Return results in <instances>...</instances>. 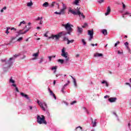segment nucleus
<instances>
[{
    "label": "nucleus",
    "instance_id": "nucleus-1",
    "mask_svg": "<svg viewBox=\"0 0 131 131\" xmlns=\"http://www.w3.org/2000/svg\"><path fill=\"white\" fill-rule=\"evenodd\" d=\"M69 13H71L73 15H78L79 17H80V19L81 18L82 19H85V16L83 15V13H81L79 10H78L77 11H74V10L72 9L71 8H69Z\"/></svg>",
    "mask_w": 131,
    "mask_h": 131
},
{
    "label": "nucleus",
    "instance_id": "nucleus-2",
    "mask_svg": "<svg viewBox=\"0 0 131 131\" xmlns=\"http://www.w3.org/2000/svg\"><path fill=\"white\" fill-rule=\"evenodd\" d=\"M67 33L65 31H62L61 32L58 33L57 35H51V36L48 37L49 39H56V40H58L60 37H62V36H65Z\"/></svg>",
    "mask_w": 131,
    "mask_h": 131
},
{
    "label": "nucleus",
    "instance_id": "nucleus-3",
    "mask_svg": "<svg viewBox=\"0 0 131 131\" xmlns=\"http://www.w3.org/2000/svg\"><path fill=\"white\" fill-rule=\"evenodd\" d=\"M37 122L39 124H47V121H46V117L43 115L39 116V115H37Z\"/></svg>",
    "mask_w": 131,
    "mask_h": 131
},
{
    "label": "nucleus",
    "instance_id": "nucleus-4",
    "mask_svg": "<svg viewBox=\"0 0 131 131\" xmlns=\"http://www.w3.org/2000/svg\"><path fill=\"white\" fill-rule=\"evenodd\" d=\"M62 26L64 27L65 29L68 31V32H66V35L67 34H71V32L73 31V29L71 27H73V25L69 24V23H67V24H62Z\"/></svg>",
    "mask_w": 131,
    "mask_h": 131
},
{
    "label": "nucleus",
    "instance_id": "nucleus-5",
    "mask_svg": "<svg viewBox=\"0 0 131 131\" xmlns=\"http://www.w3.org/2000/svg\"><path fill=\"white\" fill-rule=\"evenodd\" d=\"M62 4V8L60 10V12H55L54 14H56V15H64L65 14V10L67 9V7L65 5L64 3Z\"/></svg>",
    "mask_w": 131,
    "mask_h": 131
},
{
    "label": "nucleus",
    "instance_id": "nucleus-6",
    "mask_svg": "<svg viewBox=\"0 0 131 131\" xmlns=\"http://www.w3.org/2000/svg\"><path fill=\"white\" fill-rule=\"evenodd\" d=\"M37 103H38V105L41 107V109L43 110V111H46V109L48 108V106L47 105V103L45 102H39V100L37 101Z\"/></svg>",
    "mask_w": 131,
    "mask_h": 131
},
{
    "label": "nucleus",
    "instance_id": "nucleus-7",
    "mask_svg": "<svg viewBox=\"0 0 131 131\" xmlns=\"http://www.w3.org/2000/svg\"><path fill=\"white\" fill-rule=\"evenodd\" d=\"M61 56L62 57H63L65 58L64 60V62H66V63H67V62H68V61H69V57H68V56H67V53H66V52H65V48H63L62 50H61Z\"/></svg>",
    "mask_w": 131,
    "mask_h": 131
},
{
    "label": "nucleus",
    "instance_id": "nucleus-8",
    "mask_svg": "<svg viewBox=\"0 0 131 131\" xmlns=\"http://www.w3.org/2000/svg\"><path fill=\"white\" fill-rule=\"evenodd\" d=\"M19 54H15L13 56V57L10 58L9 60L7 62V63L8 64V67H11L13 64V61H12V60H15V59H16L17 57H19Z\"/></svg>",
    "mask_w": 131,
    "mask_h": 131
},
{
    "label": "nucleus",
    "instance_id": "nucleus-9",
    "mask_svg": "<svg viewBox=\"0 0 131 131\" xmlns=\"http://www.w3.org/2000/svg\"><path fill=\"white\" fill-rule=\"evenodd\" d=\"M88 35H90V38H89V41H91L92 39L94 38V30H88Z\"/></svg>",
    "mask_w": 131,
    "mask_h": 131
},
{
    "label": "nucleus",
    "instance_id": "nucleus-10",
    "mask_svg": "<svg viewBox=\"0 0 131 131\" xmlns=\"http://www.w3.org/2000/svg\"><path fill=\"white\" fill-rule=\"evenodd\" d=\"M30 27H29L28 28V29L26 30L24 32H22L23 31V30H20L17 33H18V35H20V34H25V33H27V32H28L29 30H30Z\"/></svg>",
    "mask_w": 131,
    "mask_h": 131
},
{
    "label": "nucleus",
    "instance_id": "nucleus-11",
    "mask_svg": "<svg viewBox=\"0 0 131 131\" xmlns=\"http://www.w3.org/2000/svg\"><path fill=\"white\" fill-rule=\"evenodd\" d=\"M20 95L24 97L27 100H28L29 102H30V98H29V96L27 94H24V93L21 92L20 93Z\"/></svg>",
    "mask_w": 131,
    "mask_h": 131
},
{
    "label": "nucleus",
    "instance_id": "nucleus-12",
    "mask_svg": "<svg viewBox=\"0 0 131 131\" xmlns=\"http://www.w3.org/2000/svg\"><path fill=\"white\" fill-rule=\"evenodd\" d=\"M29 108L30 110H32L33 112H37V108H36V106H29Z\"/></svg>",
    "mask_w": 131,
    "mask_h": 131
},
{
    "label": "nucleus",
    "instance_id": "nucleus-13",
    "mask_svg": "<svg viewBox=\"0 0 131 131\" xmlns=\"http://www.w3.org/2000/svg\"><path fill=\"white\" fill-rule=\"evenodd\" d=\"M48 90L50 94V96H52V97H53L55 100H57V97H56V95H55V94H54L53 91H52L50 88L48 89Z\"/></svg>",
    "mask_w": 131,
    "mask_h": 131
},
{
    "label": "nucleus",
    "instance_id": "nucleus-14",
    "mask_svg": "<svg viewBox=\"0 0 131 131\" xmlns=\"http://www.w3.org/2000/svg\"><path fill=\"white\" fill-rule=\"evenodd\" d=\"M82 28H80L79 27H77V32L78 33V34H82L83 31Z\"/></svg>",
    "mask_w": 131,
    "mask_h": 131
},
{
    "label": "nucleus",
    "instance_id": "nucleus-15",
    "mask_svg": "<svg viewBox=\"0 0 131 131\" xmlns=\"http://www.w3.org/2000/svg\"><path fill=\"white\" fill-rule=\"evenodd\" d=\"M116 100H117V98L116 97H114V98H110L108 99V101L111 102V103H113L114 102L116 101Z\"/></svg>",
    "mask_w": 131,
    "mask_h": 131
},
{
    "label": "nucleus",
    "instance_id": "nucleus-16",
    "mask_svg": "<svg viewBox=\"0 0 131 131\" xmlns=\"http://www.w3.org/2000/svg\"><path fill=\"white\" fill-rule=\"evenodd\" d=\"M110 12H111V8H110V7L108 6L107 7L106 12L105 13V16H108V15H109V14H110Z\"/></svg>",
    "mask_w": 131,
    "mask_h": 131
},
{
    "label": "nucleus",
    "instance_id": "nucleus-17",
    "mask_svg": "<svg viewBox=\"0 0 131 131\" xmlns=\"http://www.w3.org/2000/svg\"><path fill=\"white\" fill-rule=\"evenodd\" d=\"M94 57H103V54L96 53L94 54Z\"/></svg>",
    "mask_w": 131,
    "mask_h": 131
},
{
    "label": "nucleus",
    "instance_id": "nucleus-18",
    "mask_svg": "<svg viewBox=\"0 0 131 131\" xmlns=\"http://www.w3.org/2000/svg\"><path fill=\"white\" fill-rule=\"evenodd\" d=\"M80 0H75L73 2V4L75 5V6H79V1Z\"/></svg>",
    "mask_w": 131,
    "mask_h": 131
},
{
    "label": "nucleus",
    "instance_id": "nucleus-19",
    "mask_svg": "<svg viewBox=\"0 0 131 131\" xmlns=\"http://www.w3.org/2000/svg\"><path fill=\"white\" fill-rule=\"evenodd\" d=\"M101 32L102 34H104V35H107V30L106 29H103L101 31Z\"/></svg>",
    "mask_w": 131,
    "mask_h": 131
},
{
    "label": "nucleus",
    "instance_id": "nucleus-20",
    "mask_svg": "<svg viewBox=\"0 0 131 131\" xmlns=\"http://www.w3.org/2000/svg\"><path fill=\"white\" fill-rule=\"evenodd\" d=\"M51 70H54L53 73H56V72L57 71V66L53 67L51 68Z\"/></svg>",
    "mask_w": 131,
    "mask_h": 131
},
{
    "label": "nucleus",
    "instance_id": "nucleus-21",
    "mask_svg": "<svg viewBox=\"0 0 131 131\" xmlns=\"http://www.w3.org/2000/svg\"><path fill=\"white\" fill-rule=\"evenodd\" d=\"M73 42H74V39H72V40L69 39L67 42V45H70V43H73Z\"/></svg>",
    "mask_w": 131,
    "mask_h": 131
},
{
    "label": "nucleus",
    "instance_id": "nucleus-22",
    "mask_svg": "<svg viewBox=\"0 0 131 131\" xmlns=\"http://www.w3.org/2000/svg\"><path fill=\"white\" fill-rule=\"evenodd\" d=\"M42 7H44L45 8H47V7H49V3L45 2L43 4Z\"/></svg>",
    "mask_w": 131,
    "mask_h": 131
},
{
    "label": "nucleus",
    "instance_id": "nucleus-23",
    "mask_svg": "<svg viewBox=\"0 0 131 131\" xmlns=\"http://www.w3.org/2000/svg\"><path fill=\"white\" fill-rule=\"evenodd\" d=\"M1 61H2V62H5L6 64L7 65V68H9L10 67H8L9 64L7 63V62H8V61H7V59H1Z\"/></svg>",
    "mask_w": 131,
    "mask_h": 131
},
{
    "label": "nucleus",
    "instance_id": "nucleus-24",
    "mask_svg": "<svg viewBox=\"0 0 131 131\" xmlns=\"http://www.w3.org/2000/svg\"><path fill=\"white\" fill-rule=\"evenodd\" d=\"M97 119H95V121L92 123L93 127H95V126H97Z\"/></svg>",
    "mask_w": 131,
    "mask_h": 131
},
{
    "label": "nucleus",
    "instance_id": "nucleus-25",
    "mask_svg": "<svg viewBox=\"0 0 131 131\" xmlns=\"http://www.w3.org/2000/svg\"><path fill=\"white\" fill-rule=\"evenodd\" d=\"M73 82L74 86L77 88V83L76 82V80L75 79H74Z\"/></svg>",
    "mask_w": 131,
    "mask_h": 131
},
{
    "label": "nucleus",
    "instance_id": "nucleus-26",
    "mask_svg": "<svg viewBox=\"0 0 131 131\" xmlns=\"http://www.w3.org/2000/svg\"><path fill=\"white\" fill-rule=\"evenodd\" d=\"M125 15H130V13L128 11H126L125 13L123 14V18H124V16H125Z\"/></svg>",
    "mask_w": 131,
    "mask_h": 131
},
{
    "label": "nucleus",
    "instance_id": "nucleus-27",
    "mask_svg": "<svg viewBox=\"0 0 131 131\" xmlns=\"http://www.w3.org/2000/svg\"><path fill=\"white\" fill-rule=\"evenodd\" d=\"M9 82L11 83H14L15 82V80H13V77H11L9 80Z\"/></svg>",
    "mask_w": 131,
    "mask_h": 131
},
{
    "label": "nucleus",
    "instance_id": "nucleus-28",
    "mask_svg": "<svg viewBox=\"0 0 131 131\" xmlns=\"http://www.w3.org/2000/svg\"><path fill=\"white\" fill-rule=\"evenodd\" d=\"M33 3H32V2H29L27 3V6L28 7H31V6H33Z\"/></svg>",
    "mask_w": 131,
    "mask_h": 131
},
{
    "label": "nucleus",
    "instance_id": "nucleus-29",
    "mask_svg": "<svg viewBox=\"0 0 131 131\" xmlns=\"http://www.w3.org/2000/svg\"><path fill=\"white\" fill-rule=\"evenodd\" d=\"M9 29H11V28L10 27L7 28V30L6 31V33H7V34H9V33H10V32H9Z\"/></svg>",
    "mask_w": 131,
    "mask_h": 131
},
{
    "label": "nucleus",
    "instance_id": "nucleus-30",
    "mask_svg": "<svg viewBox=\"0 0 131 131\" xmlns=\"http://www.w3.org/2000/svg\"><path fill=\"white\" fill-rule=\"evenodd\" d=\"M58 62H59L61 64H63L64 63V59H59L58 60Z\"/></svg>",
    "mask_w": 131,
    "mask_h": 131
},
{
    "label": "nucleus",
    "instance_id": "nucleus-31",
    "mask_svg": "<svg viewBox=\"0 0 131 131\" xmlns=\"http://www.w3.org/2000/svg\"><path fill=\"white\" fill-rule=\"evenodd\" d=\"M26 22H25V21L23 20V21H21L19 24L18 25V26H21V25H22V24H26Z\"/></svg>",
    "mask_w": 131,
    "mask_h": 131
},
{
    "label": "nucleus",
    "instance_id": "nucleus-32",
    "mask_svg": "<svg viewBox=\"0 0 131 131\" xmlns=\"http://www.w3.org/2000/svg\"><path fill=\"white\" fill-rule=\"evenodd\" d=\"M105 2L104 0H98L97 1V2L99 3V4H102V3H104Z\"/></svg>",
    "mask_w": 131,
    "mask_h": 131
},
{
    "label": "nucleus",
    "instance_id": "nucleus-33",
    "mask_svg": "<svg viewBox=\"0 0 131 131\" xmlns=\"http://www.w3.org/2000/svg\"><path fill=\"white\" fill-rule=\"evenodd\" d=\"M82 42L83 43V45L84 46H85L86 45V42H85V41L84 40V39H82Z\"/></svg>",
    "mask_w": 131,
    "mask_h": 131
},
{
    "label": "nucleus",
    "instance_id": "nucleus-34",
    "mask_svg": "<svg viewBox=\"0 0 131 131\" xmlns=\"http://www.w3.org/2000/svg\"><path fill=\"white\" fill-rule=\"evenodd\" d=\"M33 57H38V53H36L33 54Z\"/></svg>",
    "mask_w": 131,
    "mask_h": 131
},
{
    "label": "nucleus",
    "instance_id": "nucleus-35",
    "mask_svg": "<svg viewBox=\"0 0 131 131\" xmlns=\"http://www.w3.org/2000/svg\"><path fill=\"white\" fill-rule=\"evenodd\" d=\"M69 39H68V38H67V37H63V40H64V41H68Z\"/></svg>",
    "mask_w": 131,
    "mask_h": 131
},
{
    "label": "nucleus",
    "instance_id": "nucleus-36",
    "mask_svg": "<svg viewBox=\"0 0 131 131\" xmlns=\"http://www.w3.org/2000/svg\"><path fill=\"white\" fill-rule=\"evenodd\" d=\"M86 26H88V24L86 23H84V25L82 26V28H85V27H86Z\"/></svg>",
    "mask_w": 131,
    "mask_h": 131
},
{
    "label": "nucleus",
    "instance_id": "nucleus-37",
    "mask_svg": "<svg viewBox=\"0 0 131 131\" xmlns=\"http://www.w3.org/2000/svg\"><path fill=\"white\" fill-rule=\"evenodd\" d=\"M36 20L37 21L39 20H42V16H41V17H38L37 18H36Z\"/></svg>",
    "mask_w": 131,
    "mask_h": 131
},
{
    "label": "nucleus",
    "instance_id": "nucleus-38",
    "mask_svg": "<svg viewBox=\"0 0 131 131\" xmlns=\"http://www.w3.org/2000/svg\"><path fill=\"white\" fill-rule=\"evenodd\" d=\"M120 43V42L119 41H118L115 44V47H117L118 45H119Z\"/></svg>",
    "mask_w": 131,
    "mask_h": 131
},
{
    "label": "nucleus",
    "instance_id": "nucleus-39",
    "mask_svg": "<svg viewBox=\"0 0 131 131\" xmlns=\"http://www.w3.org/2000/svg\"><path fill=\"white\" fill-rule=\"evenodd\" d=\"M55 6L58 8V9H60V5L58 3H55Z\"/></svg>",
    "mask_w": 131,
    "mask_h": 131
},
{
    "label": "nucleus",
    "instance_id": "nucleus-40",
    "mask_svg": "<svg viewBox=\"0 0 131 131\" xmlns=\"http://www.w3.org/2000/svg\"><path fill=\"white\" fill-rule=\"evenodd\" d=\"M54 4H55V5L56 4V2H53L52 3V4L51 5L50 7H51L52 8H53V7H54L55 6V5H54Z\"/></svg>",
    "mask_w": 131,
    "mask_h": 131
},
{
    "label": "nucleus",
    "instance_id": "nucleus-41",
    "mask_svg": "<svg viewBox=\"0 0 131 131\" xmlns=\"http://www.w3.org/2000/svg\"><path fill=\"white\" fill-rule=\"evenodd\" d=\"M43 61V58H40V60H39V63H42V62Z\"/></svg>",
    "mask_w": 131,
    "mask_h": 131
},
{
    "label": "nucleus",
    "instance_id": "nucleus-42",
    "mask_svg": "<svg viewBox=\"0 0 131 131\" xmlns=\"http://www.w3.org/2000/svg\"><path fill=\"white\" fill-rule=\"evenodd\" d=\"M23 39V37H20L17 39V41H20V40H22Z\"/></svg>",
    "mask_w": 131,
    "mask_h": 131
},
{
    "label": "nucleus",
    "instance_id": "nucleus-43",
    "mask_svg": "<svg viewBox=\"0 0 131 131\" xmlns=\"http://www.w3.org/2000/svg\"><path fill=\"white\" fill-rule=\"evenodd\" d=\"M83 109H84V110H85L87 114H89V111H88V110H86V108H85V107H83Z\"/></svg>",
    "mask_w": 131,
    "mask_h": 131
},
{
    "label": "nucleus",
    "instance_id": "nucleus-44",
    "mask_svg": "<svg viewBox=\"0 0 131 131\" xmlns=\"http://www.w3.org/2000/svg\"><path fill=\"white\" fill-rule=\"evenodd\" d=\"M122 4L123 5V9H125V4L122 2Z\"/></svg>",
    "mask_w": 131,
    "mask_h": 131
},
{
    "label": "nucleus",
    "instance_id": "nucleus-45",
    "mask_svg": "<svg viewBox=\"0 0 131 131\" xmlns=\"http://www.w3.org/2000/svg\"><path fill=\"white\" fill-rule=\"evenodd\" d=\"M91 46H92V47H95V46H96V47H97V46H98V43H96L95 45L94 43H92Z\"/></svg>",
    "mask_w": 131,
    "mask_h": 131
},
{
    "label": "nucleus",
    "instance_id": "nucleus-46",
    "mask_svg": "<svg viewBox=\"0 0 131 131\" xmlns=\"http://www.w3.org/2000/svg\"><path fill=\"white\" fill-rule=\"evenodd\" d=\"M15 90L16 91L17 93H20V91H19V89H18L17 87L15 88Z\"/></svg>",
    "mask_w": 131,
    "mask_h": 131
},
{
    "label": "nucleus",
    "instance_id": "nucleus-47",
    "mask_svg": "<svg viewBox=\"0 0 131 131\" xmlns=\"http://www.w3.org/2000/svg\"><path fill=\"white\" fill-rule=\"evenodd\" d=\"M75 103H76V101H74L71 103V105H74Z\"/></svg>",
    "mask_w": 131,
    "mask_h": 131
},
{
    "label": "nucleus",
    "instance_id": "nucleus-48",
    "mask_svg": "<svg viewBox=\"0 0 131 131\" xmlns=\"http://www.w3.org/2000/svg\"><path fill=\"white\" fill-rule=\"evenodd\" d=\"M77 128H80V129H82V127L81 126H79L76 128V129H77Z\"/></svg>",
    "mask_w": 131,
    "mask_h": 131
},
{
    "label": "nucleus",
    "instance_id": "nucleus-49",
    "mask_svg": "<svg viewBox=\"0 0 131 131\" xmlns=\"http://www.w3.org/2000/svg\"><path fill=\"white\" fill-rule=\"evenodd\" d=\"M125 47H128V42H126L125 43H124Z\"/></svg>",
    "mask_w": 131,
    "mask_h": 131
},
{
    "label": "nucleus",
    "instance_id": "nucleus-50",
    "mask_svg": "<svg viewBox=\"0 0 131 131\" xmlns=\"http://www.w3.org/2000/svg\"><path fill=\"white\" fill-rule=\"evenodd\" d=\"M12 86H14V88H17V85H16V84H12Z\"/></svg>",
    "mask_w": 131,
    "mask_h": 131
},
{
    "label": "nucleus",
    "instance_id": "nucleus-51",
    "mask_svg": "<svg viewBox=\"0 0 131 131\" xmlns=\"http://www.w3.org/2000/svg\"><path fill=\"white\" fill-rule=\"evenodd\" d=\"M123 52H120V51H118V55H120V54H123Z\"/></svg>",
    "mask_w": 131,
    "mask_h": 131
},
{
    "label": "nucleus",
    "instance_id": "nucleus-52",
    "mask_svg": "<svg viewBox=\"0 0 131 131\" xmlns=\"http://www.w3.org/2000/svg\"><path fill=\"white\" fill-rule=\"evenodd\" d=\"M48 58L49 59L50 61H52V56H49Z\"/></svg>",
    "mask_w": 131,
    "mask_h": 131
},
{
    "label": "nucleus",
    "instance_id": "nucleus-53",
    "mask_svg": "<svg viewBox=\"0 0 131 131\" xmlns=\"http://www.w3.org/2000/svg\"><path fill=\"white\" fill-rule=\"evenodd\" d=\"M107 82V81L103 80V81L101 82V83L104 84V83H106Z\"/></svg>",
    "mask_w": 131,
    "mask_h": 131
},
{
    "label": "nucleus",
    "instance_id": "nucleus-54",
    "mask_svg": "<svg viewBox=\"0 0 131 131\" xmlns=\"http://www.w3.org/2000/svg\"><path fill=\"white\" fill-rule=\"evenodd\" d=\"M125 84H126L127 85H129V86H130V87L131 88V85H130V84H129V83L126 82V83H125Z\"/></svg>",
    "mask_w": 131,
    "mask_h": 131
},
{
    "label": "nucleus",
    "instance_id": "nucleus-55",
    "mask_svg": "<svg viewBox=\"0 0 131 131\" xmlns=\"http://www.w3.org/2000/svg\"><path fill=\"white\" fill-rule=\"evenodd\" d=\"M128 128H129V129H130V123H128Z\"/></svg>",
    "mask_w": 131,
    "mask_h": 131
},
{
    "label": "nucleus",
    "instance_id": "nucleus-56",
    "mask_svg": "<svg viewBox=\"0 0 131 131\" xmlns=\"http://www.w3.org/2000/svg\"><path fill=\"white\" fill-rule=\"evenodd\" d=\"M39 24L40 25H42V20H41L40 21Z\"/></svg>",
    "mask_w": 131,
    "mask_h": 131
},
{
    "label": "nucleus",
    "instance_id": "nucleus-57",
    "mask_svg": "<svg viewBox=\"0 0 131 131\" xmlns=\"http://www.w3.org/2000/svg\"><path fill=\"white\" fill-rule=\"evenodd\" d=\"M11 30H15V31L17 30V29H16V28H11Z\"/></svg>",
    "mask_w": 131,
    "mask_h": 131
},
{
    "label": "nucleus",
    "instance_id": "nucleus-58",
    "mask_svg": "<svg viewBox=\"0 0 131 131\" xmlns=\"http://www.w3.org/2000/svg\"><path fill=\"white\" fill-rule=\"evenodd\" d=\"M61 92L62 93V94H65V92L64 91V89H61Z\"/></svg>",
    "mask_w": 131,
    "mask_h": 131
},
{
    "label": "nucleus",
    "instance_id": "nucleus-59",
    "mask_svg": "<svg viewBox=\"0 0 131 131\" xmlns=\"http://www.w3.org/2000/svg\"><path fill=\"white\" fill-rule=\"evenodd\" d=\"M3 10H7V7L5 6L3 8Z\"/></svg>",
    "mask_w": 131,
    "mask_h": 131
},
{
    "label": "nucleus",
    "instance_id": "nucleus-60",
    "mask_svg": "<svg viewBox=\"0 0 131 131\" xmlns=\"http://www.w3.org/2000/svg\"><path fill=\"white\" fill-rule=\"evenodd\" d=\"M68 85V83H66L63 86L66 88Z\"/></svg>",
    "mask_w": 131,
    "mask_h": 131
},
{
    "label": "nucleus",
    "instance_id": "nucleus-61",
    "mask_svg": "<svg viewBox=\"0 0 131 131\" xmlns=\"http://www.w3.org/2000/svg\"><path fill=\"white\" fill-rule=\"evenodd\" d=\"M53 84H54V85H55V84H56V80L53 81Z\"/></svg>",
    "mask_w": 131,
    "mask_h": 131
},
{
    "label": "nucleus",
    "instance_id": "nucleus-62",
    "mask_svg": "<svg viewBox=\"0 0 131 131\" xmlns=\"http://www.w3.org/2000/svg\"><path fill=\"white\" fill-rule=\"evenodd\" d=\"M105 85L106 86L108 87V83L106 82V83H105Z\"/></svg>",
    "mask_w": 131,
    "mask_h": 131
},
{
    "label": "nucleus",
    "instance_id": "nucleus-63",
    "mask_svg": "<svg viewBox=\"0 0 131 131\" xmlns=\"http://www.w3.org/2000/svg\"><path fill=\"white\" fill-rule=\"evenodd\" d=\"M65 88H66V87H65V86H63L62 88H61V89L64 90H65Z\"/></svg>",
    "mask_w": 131,
    "mask_h": 131
},
{
    "label": "nucleus",
    "instance_id": "nucleus-64",
    "mask_svg": "<svg viewBox=\"0 0 131 131\" xmlns=\"http://www.w3.org/2000/svg\"><path fill=\"white\" fill-rule=\"evenodd\" d=\"M15 37H11V39H12V40H14V39H15Z\"/></svg>",
    "mask_w": 131,
    "mask_h": 131
}]
</instances>
